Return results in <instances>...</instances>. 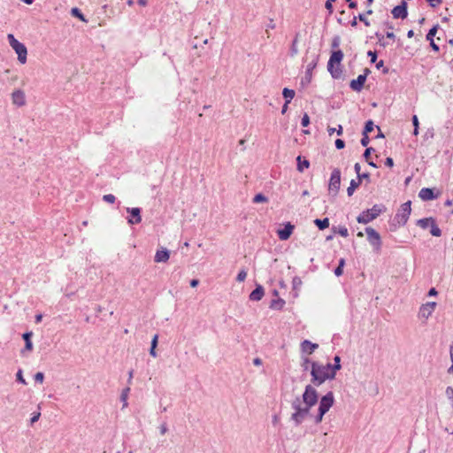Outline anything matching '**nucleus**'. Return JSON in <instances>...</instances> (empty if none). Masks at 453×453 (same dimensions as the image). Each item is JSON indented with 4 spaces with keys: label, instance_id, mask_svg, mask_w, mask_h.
<instances>
[{
    "label": "nucleus",
    "instance_id": "obj_1",
    "mask_svg": "<svg viewBox=\"0 0 453 453\" xmlns=\"http://www.w3.org/2000/svg\"><path fill=\"white\" fill-rule=\"evenodd\" d=\"M319 395L317 390L311 385H307L302 396V401L296 399L293 402L292 419L300 424L309 414L310 410L318 403Z\"/></svg>",
    "mask_w": 453,
    "mask_h": 453
},
{
    "label": "nucleus",
    "instance_id": "obj_2",
    "mask_svg": "<svg viewBox=\"0 0 453 453\" xmlns=\"http://www.w3.org/2000/svg\"><path fill=\"white\" fill-rule=\"evenodd\" d=\"M335 374L336 372L330 364L322 365L316 362L311 364L312 382L317 386L321 385L326 380L334 379Z\"/></svg>",
    "mask_w": 453,
    "mask_h": 453
},
{
    "label": "nucleus",
    "instance_id": "obj_3",
    "mask_svg": "<svg viewBox=\"0 0 453 453\" xmlns=\"http://www.w3.org/2000/svg\"><path fill=\"white\" fill-rule=\"evenodd\" d=\"M343 52L340 50H334L327 63V70L334 79H340L342 76V61L343 59Z\"/></svg>",
    "mask_w": 453,
    "mask_h": 453
},
{
    "label": "nucleus",
    "instance_id": "obj_4",
    "mask_svg": "<svg viewBox=\"0 0 453 453\" xmlns=\"http://www.w3.org/2000/svg\"><path fill=\"white\" fill-rule=\"evenodd\" d=\"M411 202L408 201L400 206L391 223L394 229L403 226L407 223L411 212Z\"/></svg>",
    "mask_w": 453,
    "mask_h": 453
},
{
    "label": "nucleus",
    "instance_id": "obj_5",
    "mask_svg": "<svg viewBox=\"0 0 453 453\" xmlns=\"http://www.w3.org/2000/svg\"><path fill=\"white\" fill-rule=\"evenodd\" d=\"M8 41L11 45V47L15 50V52L18 55V59L21 64H25L27 62V47L19 42L13 35L9 34Z\"/></svg>",
    "mask_w": 453,
    "mask_h": 453
},
{
    "label": "nucleus",
    "instance_id": "obj_6",
    "mask_svg": "<svg viewBox=\"0 0 453 453\" xmlns=\"http://www.w3.org/2000/svg\"><path fill=\"white\" fill-rule=\"evenodd\" d=\"M334 395L332 392H328L325 395L319 402V414L316 417V422L319 423L323 419V416L329 411L334 403Z\"/></svg>",
    "mask_w": 453,
    "mask_h": 453
},
{
    "label": "nucleus",
    "instance_id": "obj_7",
    "mask_svg": "<svg viewBox=\"0 0 453 453\" xmlns=\"http://www.w3.org/2000/svg\"><path fill=\"white\" fill-rule=\"evenodd\" d=\"M340 185H341V172L339 169H334L332 172L330 180H329V186H328L329 192L332 193L334 196H335L338 193Z\"/></svg>",
    "mask_w": 453,
    "mask_h": 453
},
{
    "label": "nucleus",
    "instance_id": "obj_8",
    "mask_svg": "<svg viewBox=\"0 0 453 453\" xmlns=\"http://www.w3.org/2000/svg\"><path fill=\"white\" fill-rule=\"evenodd\" d=\"M381 244L382 243L379 233L370 228V245H372V250L376 253H380Z\"/></svg>",
    "mask_w": 453,
    "mask_h": 453
},
{
    "label": "nucleus",
    "instance_id": "obj_9",
    "mask_svg": "<svg viewBox=\"0 0 453 453\" xmlns=\"http://www.w3.org/2000/svg\"><path fill=\"white\" fill-rule=\"evenodd\" d=\"M367 73H368V69L365 68L364 71V74H360L356 80L351 81L350 88L354 91H360L363 88L365 82L366 81Z\"/></svg>",
    "mask_w": 453,
    "mask_h": 453
},
{
    "label": "nucleus",
    "instance_id": "obj_10",
    "mask_svg": "<svg viewBox=\"0 0 453 453\" xmlns=\"http://www.w3.org/2000/svg\"><path fill=\"white\" fill-rule=\"evenodd\" d=\"M12 104L20 107L26 104V96L24 91L16 89L12 93Z\"/></svg>",
    "mask_w": 453,
    "mask_h": 453
},
{
    "label": "nucleus",
    "instance_id": "obj_11",
    "mask_svg": "<svg viewBox=\"0 0 453 453\" xmlns=\"http://www.w3.org/2000/svg\"><path fill=\"white\" fill-rule=\"evenodd\" d=\"M436 307L435 302H428L423 304L419 309V316L424 319H428L429 316L434 312Z\"/></svg>",
    "mask_w": 453,
    "mask_h": 453
},
{
    "label": "nucleus",
    "instance_id": "obj_12",
    "mask_svg": "<svg viewBox=\"0 0 453 453\" xmlns=\"http://www.w3.org/2000/svg\"><path fill=\"white\" fill-rule=\"evenodd\" d=\"M407 14V4L405 2H403L402 4L395 6L392 10V15L395 19H405Z\"/></svg>",
    "mask_w": 453,
    "mask_h": 453
},
{
    "label": "nucleus",
    "instance_id": "obj_13",
    "mask_svg": "<svg viewBox=\"0 0 453 453\" xmlns=\"http://www.w3.org/2000/svg\"><path fill=\"white\" fill-rule=\"evenodd\" d=\"M293 230H294V226L289 222L287 223L283 229H279L277 231L279 239L281 241L288 240L291 236Z\"/></svg>",
    "mask_w": 453,
    "mask_h": 453
},
{
    "label": "nucleus",
    "instance_id": "obj_14",
    "mask_svg": "<svg viewBox=\"0 0 453 453\" xmlns=\"http://www.w3.org/2000/svg\"><path fill=\"white\" fill-rule=\"evenodd\" d=\"M127 211L131 214L132 217L127 220L130 225L141 223L142 217L140 208H127Z\"/></svg>",
    "mask_w": 453,
    "mask_h": 453
},
{
    "label": "nucleus",
    "instance_id": "obj_15",
    "mask_svg": "<svg viewBox=\"0 0 453 453\" xmlns=\"http://www.w3.org/2000/svg\"><path fill=\"white\" fill-rule=\"evenodd\" d=\"M418 196L423 201H429L437 198L438 194L435 195L434 189L428 188H423L418 193Z\"/></svg>",
    "mask_w": 453,
    "mask_h": 453
},
{
    "label": "nucleus",
    "instance_id": "obj_16",
    "mask_svg": "<svg viewBox=\"0 0 453 453\" xmlns=\"http://www.w3.org/2000/svg\"><path fill=\"white\" fill-rule=\"evenodd\" d=\"M264 288L262 286H257L250 295L251 301H259L264 296Z\"/></svg>",
    "mask_w": 453,
    "mask_h": 453
},
{
    "label": "nucleus",
    "instance_id": "obj_17",
    "mask_svg": "<svg viewBox=\"0 0 453 453\" xmlns=\"http://www.w3.org/2000/svg\"><path fill=\"white\" fill-rule=\"evenodd\" d=\"M386 210L382 204H375L370 209V221L377 218L382 211Z\"/></svg>",
    "mask_w": 453,
    "mask_h": 453
},
{
    "label": "nucleus",
    "instance_id": "obj_18",
    "mask_svg": "<svg viewBox=\"0 0 453 453\" xmlns=\"http://www.w3.org/2000/svg\"><path fill=\"white\" fill-rule=\"evenodd\" d=\"M318 347L317 343H312L307 340L302 342V350L308 354H311Z\"/></svg>",
    "mask_w": 453,
    "mask_h": 453
},
{
    "label": "nucleus",
    "instance_id": "obj_19",
    "mask_svg": "<svg viewBox=\"0 0 453 453\" xmlns=\"http://www.w3.org/2000/svg\"><path fill=\"white\" fill-rule=\"evenodd\" d=\"M170 257L169 252L166 250H157L155 255V262H166Z\"/></svg>",
    "mask_w": 453,
    "mask_h": 453
},
{
    "label": "nucleus",
    "instance_id": "obj_20",
    "mask_svg": "<svg viewBox=\"0 0 453 453\" xmlns=\"http://www.w3.org/2000/svg\"><path fill=\"white\" fill-rule=\"evenodd\" d=\"M32 335H33L32 332H27L23 334V339L26 342L25 350L31 351L33 349V343L31 342Z\"/></svg>",
    "mask_w": 453,
    "mask_h": 453
},
{
    "label": "nucleus",
    "instance_id": "obj_21",
    "mask_svg": "<svg viewBox=\"0 0 453 453\" xmlns=\"http://www.w3.org/2000/svg\"><path fill=\"white\" fill-rule=\"evenodd\" d=\"M358 223H362L365 225L364 231L365 233H368V226H366V224L368 223V211H363L357 219Z\"/></svg>",
    "mask_w": 453,
    "mask_h": 453
},
{
    "label": "nucleus",
    "instance_id": "obj_22",
    "mask_svg": "<svg viewBox=\"0 0 453 453\" xmlns=\"http://www.w3.org/2000/svg\"><path fill=\"white\" fill-rule=\"evenodd\" d=\"M282 95L284 98L286 99L287 104H289L291 100L295 97L296 92L293 89H289L288 88H285L282 91Z\"/></svg>",
    "mask_w": 453,
    "mask_h": 453
},
{
    "label": "nucleus",
    "instance_id": "obj_23",
    "mask_svg": "<svg viewBox=\"0 0 453 453\" xmlns=\"http://www.w3.org/2000/svg\"><path fill=\"white\" fill-rule=\"evenodd\" d=\"M314 223L320 230H324L329 226V219L327 218L323 219H317L314 220Z\"/></svg>",
    "mask_w": 453,
    "mask_h": 453
},
{
    "label": "nucleus",
    "instance_id": "obj_24",
    "mask_svg": "<svg viewBox=\"0 0 453 453\" xmlns=\"http://www.w3.org/2000/svg\"><path fill=\"white\" fill-rule=\"evenodd\" d=\"M297 161V170L299 172H303L304 168H308L310 166V163L308 160H302L301 156H298L296 158Z\"/></svg>",
    "mask_w": 453,
    "mask_h": 453
},
{
    "label": "nucleus",
    "instance_id": "obj_25",
    "mask_svg": "<svg viewBox=\"0 0 453 453\" xmlns=\"http://www.w3.org/2000/svg\"><path fill=\"white\" fill-rule=\"evenodd\" d=\"M434 220V219L433 218L421 219L418 221V226H419L421 228L426 229L431 226Z\"/></svg>",
    "mask_w": 453,
    "mask_h": 453
},
{
    "label": "nucleus",
    "instance_id": "obj_26",
    "mask_svg": "<svg viewBox=\"0 0 453 453\" xmlns=\"http://www.w3.org/2000/svg\"><path fill=\"white\" fill-rule=\"evenodd\" d=\"M319 61V56L314 55L311 61L307 65V73L311 74L312 70L317 66Z\"/></svg>",
    "mask_w": 453,
    "mask_h": 453
},
{
    "label": "nucleus",
    "instance_id": "obj_27",
    "mask_svg": "<svg viewBox=\"0 0 453 453\" xmlns=\"http://www.w3.org/2000/svg\"><path fill=\"white\" fill-rule=\"evenodd\" d=\"M361 143L363 146L368 145V121L365 122L364 125L363 138L361 139Z\"/></svg>",
    "mask_w": 453,
    "mask_h": 453
},
{
    "label": "nucleus",
    "instance_id": "obj_28",
    "mask_svg": "<svg viewBox=\"0 0 453 453\" xmlns=\"http://www.w3.org/2000/svg\"><path fill=\"white\" fill-rule=\"evenodd\" d=\"M360 180H361L358 179L357 180H352L350 181V185H349V187L347 189L348 195L349 196L353 195L355 189L359 186Z\"/></svg>",
    "mask_w": 453,
    "mask_h": 453
},
{
    "label": "nucleus",
    "instance_id": "obj_29",
    "mask_svg": "<svg viewBox=\"0 0 453 453\" xmlns=\"http://www.w3.org/2000/svg\"><path fill=\"white\" fill-rule=\"evenodd\" d=\"M430 227H431L430 233L433 236L439 237L441 235V231L439 228V226L436 225L435 220L433 221Z\"/></svg>",
    "mask_w": 453,
    "mask_h": 453
},
{
    "label": "nucleus",
    "instance_id": "obj_30",
    "mask_svg": "<svg viewBox=\"0 0 453 453\" xmlns=\"http://www.w3.org/2000/svg\"><path fill=\"white\" fill-rule=\"evenodd\" d=\"M344 265H345V260L343 258H342L340 261H339V265L336 267V269L334 270V274L336 276H341L343 273V267H344Z\"/></svg>",
    "mask_w": 453,
    "mask_h": 453
},
{
    "label": "nucleus",
    "instance_id": "obj_31",
    "mask_svg": "<svg viewBox=\"0 0 453 453\" xmlns=\"http://www.w3.org/2000/svg\"><path fill=\"white\" fill-rule=\"evenodd\" d=\"M71 14L73 16V17H76L78 18L79 19L82 20V21H85V18H84V15L81 12V11L77 8V7H74L71 10Z\"/></svg>",
    "mask_w": 453,
    "mask_h": 453
},
{
    "label": "nucleus",
    "instance_id": "obj_32",
    "mask_svg": "<svg viewBox=\"0 0 453 453\" xmlns=\"http://www.w3.org/2000/svg\"><path fill=\"white\" fill-rule=\"evenodd\" d=\"M130 391V388H126L121 393V400L123 402V407L127 405V397Z\"/></svg>",
    "mask_w": 453,
    "mask_h": 453
},
{
    "label": "nucleus",
    "instance_id": "obj_33",
    "mask_svg": "<svg viewBox=\"0 0 453 453\" xmlns=\"http://www.w3.org/2000/svg\"><path fill=\"white\" fill-rule=\"evenodd\" d=\"M438 25H435L428 32V34L426 35V40L428 41H433L434 40V36L435 35V34L437 33V30H438Z\"/></svg>",
    "mask_w": 453,
    "mask_h": 453
},
{
    "label": "nucleus",
    "instance_id": "obj_34",
    "mask_svg": "<svg viewBox=\"0 0 453 453\" xmlns=\"http://www.w3.org/2000/svg\"><path fill=\"white\" fill-rule=\"evenodd\" d=\"M327 131H328L329 135H333V134L334 132H336L338 135H342V132H343V128L341 125H339L337 129L334 127H328Z\"/></svg>",
    "mask_w": 453,
    "mask_h": 453
},
{
    "label": "nucleus",
    "instance_id": "obj_35",
    "mask_svg": "<svg viewBox=\"0 0 453 453\" xmlns=\"http://www.w3.org/2000/svg\"><path fill=\"white\" fill-rule=\"evenodd\" d=\"M267 202V198L263 194H257L253 198V203H265Z\"/></svg>",
    "mask_w": 453,
    "mask_h": 453
},
{
    "label": "nucleus",
    "instance_id": "obj_36",
    "mask_svg": "<svg viewBox=\"0 0 453 453\" xmlns=\"http://www.w3.org/2000/svg\"><path fill=\"white\" fill-rule=\"evenodd\" d=\"M445 395L447 398L451 402L452 408H453V388L452 387H447L445 390Z\"/></svg>",
    "mask_w": 453,
    "mask_h": 453
},
{
    "label": "nucleus",
    "instance_id": "obj_37",
    "mask_svg": "<svg viewBox=\"0 0 453 453\" xmlns=\"http://www.w3.org/2000/svg\"><path fill=\"white\" fill-rule=\"evenodd\" d=\"M246 278H247V272H246V270L242 269L237 274L236 280L239 282H242L246 280Z\"/></svg>",
    "mask_w": 453,
    "mask_h": 453
},
{
    "label": "nucleus",
    "instance_id": "obj_38",
    "mask_svg": "<svg viewBox=\"0 0 453 453\" xmlns=\"http://www.w3.org/2000/svg\"><path fill=\"white\" fill-rule=\"evenodd\" d=\"M360 169H361L360 165L358 163H356L355 164V171L357 174L358 179L361 180L362 178H368L367 173H365L363 174L360 173Z\"/></svg>",
    "mask_w": 453,
    "mask_h": 453
},
{
    "label": "nucleus",
    "instance_id": "obj_39",
    "mask_svg": "<svg viewBox=\"0 0 453 453\" xmlns=\"http://www.w3.org/2000/svg\"><path fill=\"white\" fill-rule=\"evenodd\" d=\"M334 360V365H332V368L336 372L338 370L341 369V365H340L341 358L339 356H335Z\"/></svg>",
    "mask_w": 453,
    "mask_h": 453
},
{
    "label": "nucleus",
    "instance_id": "obj_40",
    "mask_svg": "<svg viewBox=\"0 0 453 453\" xmlns=\"http://www.w3.org/2000/svg\"><path fill=\"white\" fill-rule=\"evenodd\" d=\"M103 200L106 203H115L116 197L111 194H108L103 196Z\"/></svg>",
    "mask_w": 453,
    "mask_h": 453
},
{
    "label": "nucleus",
    "instance_id": "obj_41",
    "mask_svg": "<svg viewBox=\"0 0 453 453\" xmlns=\"http://www.w3.org/2000/svg\"><path fill=\"white\" fill-rule=\"evenodd\" d=\"M412 122H413V126H414V132H413V134L415 135H418V117L416 115H414L412 117Z\"/></svg>",
    "mask_w": 453,
    "mask_h": 453
},
{
    "label": "nucleus",
    "instance_id": "obj_42",
    "mask_svg": "<svg viewBox=\"0 0 453 453\" xmlns=\"http://www.w3.org/2000/svg\"><path fill=\"white\" fill-rule=\"evenodd\" d=\"M338 233L340 235H342V237H347L349 235V232H348V229L347 227L345 226H341L338 230Z\"/></svg>",
    "mask_w": 453,
    "mask_h": 453
},
{
    "label": "nucleus",
    "instance_id": "obj_43",
    "mask_svg": "<svg viewBox=\"0 0 453 453\" xmlns=\"http://www.w3.org/2000/svg\"><path fill=\"white\" fill-rule=\"evenodd\" d=\"M296 43H297V40L295 39L293 43H292V46H291V53H292L293 56L296 55L298 53V49H297Z\"/></svg>",
    "mask_w": 453,
    "mask_h": 453
},
{
    "label": "nucleus",
    "instance_id": "obj_44",
    "mask_svg": "<svg viewBox=\"0 0 453 453\" xmlns=\"http://www.w3.org/2000/svg\"><path fill=\"white\" fill-rule=\"evenodd\" d=\"M334 2H335V0H327V1L326 2V4H325V6H326V10H328V12H329V13H330V14L333 12V4H333Z\"/></svg>",
    "mask_w": 453,
    "mask_h": 453
},
{
    "label": "nucleus",
    "instance_id": "obj_45",
    "mask_svg": "<svg viewBox=\"0 0 453 453\" xmlns=\"http://www.w3.org/2000/svg\"><path fill=\"white\" fill-rule=\"evenodd\" d=\"M310 124V118L307 113H304L303 119H302V126L307 127Z\"/></svg>",
    "mask_w": 453,
    "mask_h": 453
},
{
    "label": "nucleus",
    "instance_id": "obj_46",
    "mask_svg": "<svg viewBox=\"0 0 453 453\" xmlns=\"http://www.w3.org/2000/svg\"><path fill=\"white\" fill-rule=\"evenodd\" d=\"M345 146V142L344 141H342V139H337L335 141V147L338 149V150H342L343 149Z\"/></svg>",
    "mask_w": 453,
    "mask_h": 453
},
{
    "label": "nucleus",
    "instance_id": "obj_47",
    "mask_svg": "<svg viewBox=\"0 0 453 453\" xmlns=\"http://www.w3.org/2000/svg\"><path fill=\"white\" fill-rule=\"evenodd\" d=\"M43 379H44V375L42 372H38L35 375V380L40 383H42L43 381Z\"/></svg>",
    "mask_w": 453,
    "mask_h": 453
},
{
    "label": "nucleus",
    "instance_id": "obj_48",
    "mask_svg": "<svg viewBox=\"0 0 453 453\" xmlns=\"http://www.w3.org/2000/svg\"><path fill=\"white\" fill-rule=\"evenodd\" d=\"M341 40L339 37H334L332 42L333 48H338L340 45Z\"/></svg>",
    "mask_w": 453,
    "mask_h": 453
},
{
    "label": "nucleus",
    "instance_id": "obj_49",
    "mask_svg": "<svg viewBox=\"0 0 453 453\" xmlns=\"http://www.w3.org/2000/svg\"><path fill=\"white\" fill-rule=\"evenodd\" d=\"M40 416H41L40 412L33 413V416L31 418V423L34 424L35 422H36L40 418Z\"/></svg>",
    "mask_w": 453,
    "mask_h": 453
},
{
    "label": "nucleus",
    "instance_id": "obj_50",
    "mask_svg": "<svg viewBox=\"0 0 453 453\" xmlns=\"http://www.w3.org/2000/svg\"><path fill=\"white\" fill-rule=\"evenodd\" d=\"M159 430H160V434H161L162 435L165 434H166V432H167V430H168V429H167V426H166V424H162V425L159 426Z\"/></svg>",
    "mask_w": 453,
    "mask_h": 453
},
{
    "label": "nucleus",
    "instance_id": "obj_51",
    "mask_svg": "<svg viewBox=\"0 0 453 453\" xmlns=\"http://www.w3.org/2000/svg\"><path fill=\"white\" fill-rule=\"evenodd\" d=\"M17 379L21 383L26 384V380H24V378L22 376V372L20 370L17 372Z\"/></svg>",
    "mask_w": 453,
    "mask_h": 453
},
{
    "label": "nucleus",
    "instance_id": "obj_52",
    "mask_svg": "<svg viewBox=\"0 0 453 453\" xmlns=\"http://www.w3.org/2000/svg\"><path fill=\"white\" fill-rule=\"evenodd\" d=\"M432 7L437 6L441 0H426Z\"/></svg>",
    "mask_w": 453,
    "mask_h": 453
},
{
    "label": "nucleus",
    "instance_id": "obj_53",
    "mask_svg": "<svg viewBox=\"0 0 453 453\" xmlns=\"http://www.w3.org/2000/svg\"><path fill=\"white\" fill-rule=\"evenodd\" d=\"M157 340H158V336H157V334H155L154 337L152 338V341H151V346L152 347L157 348Z\"/></svg>",
    "mask_w": 453,
    "mask_h": 453
},
{
    "label": "nucleus",
    "instance_id": "obj_54",
    "mask_svg": "<svg viewBox=\"0 0 453 453\" xmlns=\"http://www.w3.org/2000/svg\"><path fill=\"white\" fill-rule=\"evenodd\" d=\"M377 59V55L375 52L370 51V62L374 63Z\"/></svg>",
    "mask_w": 453,
    "mask_h": 453
},
{
    "label": "nucleus",
    "instance_id": "obj_55",
    "mask_svg": "<svg viewBox=\"0 0 453 453\" xmlns=\"http://www.w3.org/2000/svg\"><path fill=\"white\" fill-rule=\"evenodd\" d=\"M353 232H357V235L358 237H363L364 236V232L363 230H361L359 227H356L353 229Z\"/></svg>",
    "mask_w": 453,
    "mask_h": 453
},
{
    "label": "nucleus",
    "instance_id": "obj_56",
    "mask_svg": "<svg viewBox=\"0 0 453 453\" xmlns=\"http://www.w3.org/2000/svg\"><path fill=\"white\" fill-rule=\"evenodd\" d=\"M386 165L388 167H392L394 165V161L391 157H388L385 162Z\"/></svg>",
    "mask_w": 453,
    "mask_h": 453
},
{
    "label": "nucleus",
    "instance_id": "obj_57",
    "mask_svg": "<svg viewBox=\"0 0 453 453\" xmlns=\"http://www.w3.org/2000/svg\"><path fill=\"white\" fill-rule=\"evenodd\" d=\"M199 284V280H196V279H193L191 281H190V286L192 288H196L197 285Z\"/></svg>",
    "mask_w": 453,
    "mask_h": 453
},
{
    "label": "nucleus",
    "instance_id": "obj_58",
    "mask_svg": "<svg viewBox=\"0 0 453 453\" xmlns=\"http://www.w3.org/2000/svg\"><path fill=\"white\" fill-rule=\"evenodd\" d=\"M430 45H431V47L433 48L434 50H435V51L439 50V47H438L437 44L434 43V40L430 41Z\"/></svg>",
    "mask_w": 453,
    "mask_h": 453
},
{
    "label": "nucleus",
    "instance_id": "obj_59",
    "mask_svg": "<svg viewBox=\"0 0 453 453\" xmlns=\"http://www.w3.org/2000/svg\"><path fill=\"white\" fill-rule=\"evenodd\" d=\"M150 354L152 357H157L156 348H154V347H152V346H151L150 350Z\"/></svg>",
    "mask_w": 453,
    "mask_h": 453
},
{
    "label": "nucleus",
    "instance_id": "obj_60",
    "mask_svg": "<svg viewBox=\"0 0 453 453\" xmlns=\"http://www.w3.org/2000/svg\"><path fill=\"white\" fill-rule=\"evenodd\" d=\"M253 364H254L255 365H262V361H261V359H260V358H255V359L253 360Z\"/></svg>",
    "mask_w": 453,
    "mask_h": 453
},
{
    "label": "nucleus",
    "instance_id": "obj_61",
    "mask_svg": "<svg viewBox=\"0 0 453 453\" xmlns=\"http://www.w3.org/2000/svg\"><path fill=\"white\" fill-rule=\"evenodd\" d=\"M429 296H436L437 295V291L435 290L434 288H432L430 290H429V293H428Z\"/></svg>",
    "mask_w": 453,
    "mask_h": 453
},
{
    "label": "nucleus",
    "instance_id": "obj_62",
    "mask_svg": "<svg viewBox=\"0 0 453 453\" xmlns=\"http://www.w3.org/2000/svg\"><path fill=\"white\" fill-rule=\"evenodd\" d=\"M288 104H287V103H285V104H284V105H283V107H282V109H281V113H282V114H285V113L287 112V111H288Z\"/></svg>",
    "mask_w": 453,
    "mask_h": 453
},
{
    "label": "nucleus",
    "instance_id": "obj_63",
    "mask_svg": "<svg viewBox=\"0 0 453 453\" xmlns=\"http://www.w3.org/2000/svg\"><path fill=\"white\" fill-rule=\"evenodd\" d=\"M450 360L453 361V344L449 348Z\"/></svg>",
    "mask_w": 453,
    "mask_h": 453
},
{
    "label": "nucleus",
    "instance_id": "obj_64",
    "mask_svg": "<svg viewBox=\"0 0 453 453\" xmlns=\"http://www.w3.org/2000/svg\"><path fill=\"white\" fill-rule=\"evenodd\" d=\"M451 362H452V365H451V366L448 369V372H449V374H453V361H451Z\"/></svg>",
    "mask_w": 453,
    "mask_h": 453
}]
</instances>
